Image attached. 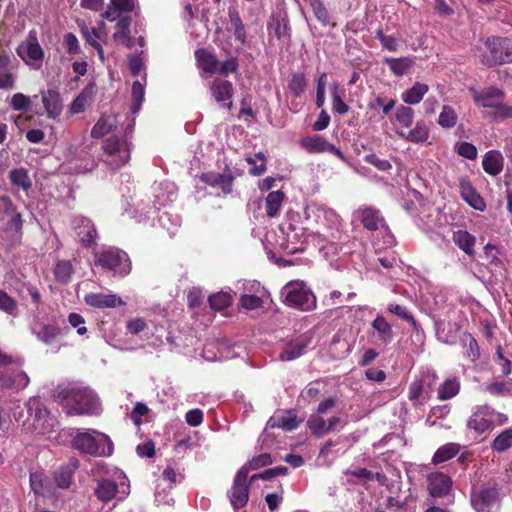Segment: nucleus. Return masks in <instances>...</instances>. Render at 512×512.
<instances>
[{
    "label": "nucleus",
    "instance_id": "obj_19",
    "mask_svg": "<svg viewBox=\"0 0 512 512\" xmlns=\"http://www.w3.org/2000/svg\"><path fill=\"white\" fill-rule=\"evenodd\" d=\"M427 490L430 496L442 498L452 491V480L443 472H434L427 476Z\"/></svg>",
    "mask_w": 512,
    "mask_h": 512
},
{
    "label": "nucleus",
    "instance_id": "obj_30",
    "mask_svg": "<svg viewBox=\"0 0 512 512\" xmlns=\"http://www.w3.org/2000/svg\"><path fill=\"white\" fill-rule=\"evenodd\" d=\"M482 167L483 170L491 176L499 175L504 167L503 155L496 150L488 151L483 157Z\"/></svg>",
    "mask_w": 512,
    "mask_h": 512
},
{
    "label": "nucleus",
    "instance_id": "obj_1",
    "mask_svg": "<svg viewBox=\"0 0 512 512\" xmlns=\"http://www.w3.org/2000/svg\"><path fill=\"white\" fill-rule=\"evenodd\" d=\"M54 398L68 416H97L102 412L97 393L83 383L59 384L54 391Z\"/></svg>",
    "mask_w": 512,
    "mask_h": 512
},
{
    "label": "nucleus",
    "instance_id": "obj_36",
    "mask_svg": "<svg viewBox=\"0 0 512 512\" xmlns=\"http://www.w3.org/2000/svg\"><path fill=\"white\" fill-rule=\"evenodd\" d=\"M29 382L30 379L28 375L23 371H17L10 376H2L0 378V384L3 387L16 390H22L26 388Z\"/></svg>",
    "mask_w": 512,
    "mask_h": 512
},
{
    "label": "nucleus",
    "instance_id": "obj_46",
    "mask_svg": "<svg viewBox=\"0 0 512 512\" xmlns=\"http://www.w3.org/2000/svg\"><path fill=\"white\" fill-rule=\"evenodd\" d=\"M307 426L313 435L322 437L328 434L327 420L322 415L311 414L307 420Z\"/></svg>",
    "mask_w": 512,
    "mask_h": 512
},
{
    "label": "nucleus",
    "instance_id": "obj_35",
    "mask_svg": "<svg viewBox=\"0 0 512 512\" xmlns=\"http://www.w3.org/2000/svg\"><path fill=\"white\" fill-rule=\"evenodd\" d=\"M460 342L464 350V356L471 362H476L480 358V348L476 339L470 333H463Z\"/></svg>",
    "mask_w": 512,
    "mask_h": 512
},
{
    "label": "nucleus",
    "instance_id": "obj_61",
    "mask_svg": "<svg viewBox=\"0 0 512 512\" xmlns=\"http://www.w3.org/2000/svg\"><path fill=\"white\" fill-rule=\"evenodd\" d=\"M387 310L398 316L399 318L409 322L411 325H416V320L412 316V314L403 306L397 303H389L387 306Z\"/></svg>",
    "mask_w": 512,
    "mask_h": 512
},
{
    "label": "nucleus",
    "instance_id": "obj_45",
    "mask_svg": "<svg viewBox=\"0 0 512 512\" xmlns=\"http://www.w3.org/2000/svg\"><path fill=\"white\" fill-rule=\"evenodd\" d=\"M9 179L13 185L27 191L31 188L32 182L28 171L24 168L13 169L9 173Z\"/></svg>",
    "mask_w": 512,
    "mask_h": 512
},
{
    "label": "nucleus",
    "instance_id": "obj_42",
    "mask_svg": "<svg viewBox=\"0 0 512 512\" xmlns=\"http://www.w3.org/2000/svg\"><path fill=\"white\" fill-rule=\"evenodd\" d=\"M460 391V381L453 377L446 379L438 388L437 395L440 400H448L455 397Z\"/></svg>",
    "mask_w": 512,
    "mask_h": 512
},
{
    "label": "nucleus",
    "instance_id": "obj_8",
    "mask_svg": "<svg viewBox=\"0 0 512 512\" xmlns=\"http://www.w3.org/2000/svg\"><path fill=\"white\" fill-rule=\"evenodd\" d=\"M95 264L119 276H125L131 270L128 255L124 251L113 247L97 252L95 254Z\"/></svg>",
    "mask_w": 512,
    "mask_h": 512
},
{
    "label": "nucleus",
    "instance_id": "obj_56",
    "mask_svg": "<svg viewBox=\"0 0 512 512\" xmlns=\"http://www.w3.org/2000/svg\"><path fill=\"white\" fill-rule=\"evenodd\" d=\"M332 96V109L338 114H346L349 111V106L343 101L341 96L338 94V85L333 84L331 86Z\"/></svg>",
    "mask_w": 512,
    "mask_h": 512
},
{
    "label": "nucleus",
    "instance_id": "obj_43",
    "mask_svg": "<svg viewBox=\"0 0 512 512\" xmlns=\"http://www.w3.org/2000/svg\"><path fill=\"white\" fill-rule=\"evenodd\" d=\"M80 31L86 42L92 47L98 46L101 42H105L107 32H99L98 29L89 28L84 22L79 24Z\"/></svg>",
    "mask_w": 512,
    "mask_h": 512
},
{
    "label": "nucleus",
    "instance_id": "obj_41",
    "mask_svg": "<svg viewBox=\"0 0 512 512\" xmlns=\"http://www.w3.org/2000/svg\"><path fill=\"white\" fill-rule=\"evenodd\" d=\"M284 199L285 194L282 191L277 190L270 192L265 198V211L267 216L275 217L280 211Z\"/></svg>",
    "mask_w": 512,
    "mask_h": 512
},
{
    "label": "nucleus",
    "instance_id": "obj_50",
    "mask_svg": "<svg viewBox=\"0 0 512 512\" xmlns=\"http://www.w3.org/2000/svg\"><path fill=\"white\" fill-rule=\"evenodd\" d=\"M396 121L401 126L400 129L407 130L412 126L414 119V111L412 108L400 105L395 112Z\"/></svg>",
    "mask_w": 512,
    "mask_h": 512
},
{
    "label": "nucleus",
    "instance_id": "obj_58",
    "mask_svg": "<svg viewBox=\"0 0 512 512\" xmlns=\"http://www.w3.org/2000/svg\"><path fill=\"white\" fill-rule=\"evenodd\" d=\"M239 302L241 307L246 310H254L263 305L262 297L258 294H243Z\"/></svg>",
    "mask_w": 512,
    "mask_h": 512
},
{
    "label": "nucleus",
    "instance_id": "obj_62",
    "mask_svg": "<svg viewBox=\"0 0 512 512\" xmlns=\"http://www.w3.org/2000/svg\"><path fill=\"white\" fill-rule=\"evenodd\" d=\"M130 24L131 21L129 17H121L118 19L116 23L117 31L113 35L114 39L121 41L128 40Z\"/></svg>",
    "mask_w": 512,
    "mask_h": 512
},
{
    "label": "nucleus",
    "instance_id": "obj_3",
    "mask_svg": "<svg viewBox=\"0 0 512 512\" xmlns=\"http://www.w3.org/2000/svg\"><path fill=\"white\" fill-rule=\"evenodd\" d=\"M106 475V477L96 480L94 495L102 503L112 500L123 501L130 493L127 476L117 468L107 471Z\"/></svg>",
    "mask_w": 512,
    "mask_h": 512
},
{
    "label": "nucleus",
    "instance_id": "obj_40",
    "mask_svg": "<svg viewBox=\"0 0 512 512\" xmlns=\"http://www.w3.org/2000/svg\"><path fill=\"white\" fill-rule=\"evenodd\" d=\"M78 467V462L74 461L70 466H61L54 472V480L59 488L66 489L70 486L74 471Z\"/></svg>",
    "mask_w": 512,
    "mask_h": 512
},
{
    "label": "nucleus",
    "instance_id": "obj_10",
    "mask_svg": "<svg viewBox=\"0 0 512 512\" xmlns=\"http://www.w3.org/2000/svg\"><path fill=\"white\" fill-rule=\"evenodd\" d=\"M18 56L29 66L39 69L44 58V51L40 46L35 31H30L28 37L17 48Z\"/></svg>",
    "mask_w": 512,
    "mask_h": 512
},
{
    "label": "nucleus",
    "instance_id": "obj_63",
    "mask_svg": "<svg viewBox=\"0 0 512 512\" xmlns=\"http://www.w3.org/2000/svg\"><path fill=\"white\" fill-rule=\"evenodd\" d=\"M230 20H231V24L234 28L235 38L242 44L245 43L246 31H245L244 24L242 23V20L240 19L239 15L237 13H230Z\"/></svg>",
    "mask_w": 512,
    "mask_h": 512
},
{
    "label": "nucleus",
    "instance_id": "obj_53",
    "mask_svg": "<svg viewBox=\"0 0 512 512\" xmlns=\"http://www.w3.org/2000/svg\"><path fill=\"white\" fill-rule=\"evenodd\" d=\"M232 295L229 292H218L209 297L211 308L215 310H222L232 303Z\"/></svg>",
    "mask_w": 512,
    "mask_h": 512
},
{
    "label": "nucleus",
    "instance_id": "obj_49",
    "mask_svg": "<svg viewBox=\"0 0 512 512\" xmlns=\"http://www.w3.org/2000/svg\"><path fill=\"white\" fill-rule=\"evenodd\" d=\"M458 116L455 110L448 105H444L438 117V124L445 129L454 127L457 123Z\"/></svg>",
    "mask_w": 512,
    "mask_h": 512
},
{
    "label": "nucleus",
    "instance_id": "obj_37",
    "mask_svg": "<svg viewBox=\"0 0 512 512\" xmlns=\"http://www.w3.org/2000/svg\"><path fill=\"white\" fill-rule=\"evenodd\" d=\"M195 57L197 60L198 67L201 70L211 74L216 73L218 60L212 53L204 49H199L195 52Z\"/></svg>",
    "mask_w": 512,
    "mask_h": 512
},
{
    "label": "nucleus",
    "instance_id": "obj_13",
    "mask_svg": "<svg viewBox=\"0 0 512 512\" xmlns=\"http://www.w3.org/2000/svg\"><path fill=\"white\" fill-rule=\"evenodd\" d=\"M247 478V467H241L234 478L230 491L228 492L230 502L234 509H240L244 507L249 500L250 490Z\"/></svg>",
    "mask_w": 512,
    "mask_h": 512
},
{
    "label": "nucleus",
    "instance_id": "obj_7",
    "mask_svg": "<svg viewBox=\"0 0 512 512\" xmlns=\"http://www.w3.org/2000/svg\"><path fill=\"white\" fill-rule=\"evenodd\" d=\"M487 52L479 55L487 66L512 62V41L508 38L492 37L485 42Z\"/></svg>",
    "mask_w": 512,
    "mask_h": 512
},
{
    "label": "nucleus",
    "instance_id": "obj_26",
    "mask_svg": "<svg viewBox=\"0 0 512 512\" xmlns=\"http://www.w3.org/2000/svg\"><path fill=\"white\" fill-rule=\"evenodd\" d=\"M397 134L404 140L412 143H424L429 138V130L425 121H417L413 128L398 129Z\"/></svg>",
    "mask_w": 512,
    "mask_h": 512
},
{
    "label": "nucleus",
    "instance_id": "obj_21",
    "mask_svg": "<svg viewBox=\"0 0 512 512\" xmlns=\"http://www.w3.org/2000/svg\"><path fill=\"white\" fill-rule=\"evenodd\" d=\"M210 91L217 103H220L227 109L232 108L234 88L230 81L224 79H215L210 86Z\"/></svg>",
    "mask_w": 512,
    "mask_h": 512
},
{
    "label": "nucleus",
    "instance_id": "obj_18",
    "mask_svg": "<svg viewBox=\"0 0 512 512\" xmlns=\"http://www.w3.org/2000/svg\"><path fill=\"white\" fill-rule=\"evenodd\" d=\"M72 226L83 246L89 247L95 243L97 230L90 219L81 215L74 216Z\"/></svg>",
    "mask_w": 512,
    "mask_h": 512
},
{
    "label": "nucleus",
    "instance_id": "obj_44",
    "mask_svg": "<svg viewBox=\"0 0 512 512\" xmlns=\"http://www.w3.org/2000/svg\"><path fill=\"white\" fill-rule=\"evenodd\" d=\"M384 62L389 66L391 72L396 76H403L413 64L412 59L409 57L385 58Z\"/></svg>",
    "mask_w": 512,
    "mask_h": 512
},
{
    "label": "nucleus",
    "instance_id": "obj_54",
    "mask_svg": "<svg viewBox=\"0 0 512 512\" xmlns=\"http://www.w3.org/2000/svg\"><path fill=\"white\" fill-rule=\"evenodd\" d=\"M435 326L436 336L441 342L449 345L456 343V331L458 330V327L454 331H452V329L446 331V324L443 321L436 322Z\"/></svg>",
    "mask_w": 512,
    "mask_h": 512
},
{
    "label": "nucleus",
    "instance_id": "obj_5",
    "mask_svg": "<svg viewBox=\"0 0 512 512\" xmlns=\"http://www.w3.org/2000/svg\"><path fill=\"white\" fill-rule=\"evenodd\" d=\"M284 303L302 311H311L316 307V297L303 281H290L281 290Z\"/></svg>",
    "mask_w": 512,
    "mask_h": 512
},
{
    "label": "nucleus",
    "instance_id": "obj_38",
    "mask_svg": "<svg viewBox=\"0 0 512 512\" xmlns=\"http://www.w3.org/2000/svg\"><path fill=\"white\" fill-rule=\"evenodd\" d=\"M428 90L427 84L416 82L410 89L402 93L401 98L405 103L415 105L421 102Z\"/></svg>",
    "mask_w": 512,
    "mask_h": 512
},
{
    "label": "nucleus",
    "instance_id": "obj_6",
    "mask_svg": "<svg viewBox=\"0 0 512 512\" xmlns=\"http://www.w3.org/2000/svg\"><path fill=\"white\" fill-rule=\"evenodd\" d=\"M105 162L112 169H118L130 160L131 143L125 138L116 135L105 138L102 142Z\"/></svg>",
    "mask_w": 512,
    "mask_h": 512
},
{
    "label": "nucleus",
    "instance_id": "obj_14",
    "mask_svg": "<svg viewBox=\"0 0 512 512\" xmlns=\"http://www.w3.org/2000/svg\"><path fill=\"white\" fill-rule=\"evenodd\" d=\"M152 191L154 207L145 212L146 219L152 218L160 207H165L168 203L173 202L177 196L175 184L168 181L154 184Z\"/></svg>",
    "mask_w": 512,
    "mask_h": 512
},
{
    "label": "nucleus",
    "instance_id": "obj_2",
    "mask_svg": "<svg viewBox=\"0 0 512 512\" xmlns=\"http://www.w3.org/2000/svg\"><path fill=\"white\" fill-rule=\"evenodd\" d=\"M71 444L81 453L94 457H109L114 451L110 437L95 429H77Z\"/></svg>",
    "mask_w": 512,
    "mask_h": 512
},
{
    "label": "nucleus",
    "instance_id": "obj_29",
    "mask_svg": "<svg viewBox=\"0 0 512 512\" xmlns=\"http://www.w3.org/2000/svg\"><path fill=\"white\" fill-rule=\"evenodd\" d=\"M372 328L379 344L388 345L392 342L394 338L392 326L383 316L377 315L372 322Z\"/></svg>",
    "mask_w": 512,
    "mask_h": 512
},
{
    "label": "nucleus",
    "instance_id": "obj_17",
    "mask_svg": "<svg viewBox=\"0 0 512 512\" xmlns=\"http://www.w3.org/2000/svg\"><path fill=\"white\" fill-rule=\"evenodd\" d=\"M300 145L309 153L329 152L340 160L345 161L346 157L336 146L331 144L321 135L307 136L300 140Z\"/></svg>",
    "mask_w": 512,
    "mask_h": 512
},
{
    "label": "nucleus",
    "instance_id": "obj_12",
    "mask_svg": "<svg viewBox=\"0 0 512 512\" xmlns=\"http://www.w3.org/2000/svg\"><path fill=\"white\" fill-rule=\"evenodd\" d=\"M359 218L363 226L368 230L383 229L384 244L389 247L395 243L393 234L388 230L380 211L372 207H363L358 210Z\"/></svg>",
    "mask_w": 512,
    "mask_h": 512
},
{
    "label": "nucleus",
    "instance_id": "obj_57",
    "mask_svg": "<svg viewBox=\"0 0 512 512\" xmlns=\"http://www.w3.org/2000/svg\"><path fill=\"white\" fill-rule=\"evenodd\" d=\"M10 106L15 111L26 112L30 109L31 99L23 93H15L10 100Z\"/></svg>",
    "mask_w": 512,
    "mask_h": 512
},
{
    "label": "nucleus",
    "instance_id": "obj_47",
    "mask_svg": "<svg viewBox=\"0 0 512 512\" xmlns=\"http://www.w3.org/2000/svg\"><path fill=\"white\" fill-rule=\"evenodd\" d=\"M512 447V427L502 431L492 442L491 448L498 453Z\"/></svg>",
    "mask_w": 512,
    "mask_h": 512
},
{
    "label": "nucleus",
    "instance_id": "obj_28",
    "mask_svg": "<svg viewBox=\"0 0 512 512\" xmlns=\"http://www.w3.org/2000/svg\"><path fill=\"white\" fill-rule=\"evenodd\" d=\"M299 423L296 414L292 411L282 412L268 420L265 431L269 428H281L285 431H292L299 426Z\"/></svg>",
    "mask_w": 512,
    "mask_h": 512
},
{
    "label": "nucleus",
    "instance_id": "obj_20",
    "mask_svg": "<svg viewBox=\"0 0 512 512\" xmlns=\"http://www.w3.org/2000/svg\"><path fill=\"white\" fill-rule=\"evenodd\" d=\"M470 94L476 105L485 108H494L497 102L504 100L505 93L503 90L491 86L484 90H477L475 88L469 89Z\"/></svg>",
    "mask_w": 512,
    "mask_h": 512
},
{
    "label": "nucleus",
    "instance_id": "obj_11",
    "mask_svg": "<svg viewBox=\"0 0 512 512\" xmlns=\"http://www.w3.org/2000/svg\"><path fill=\"white\" fill-rule=\"evenodd\" d=\"M499 498V489L495 485H483L479 489H473L471 504L476 512H494Z\"/></svg>",
    "mask_w": 512,
    "mask_h": 512
},
{
    "label": "nucleus",
    "instance_id": "obj_16",
    "mask_svg": "<svg viewBox=\"0 0 512 512\" xmlns=\"http://www.w3.org/2000/svg\"><path fill=\"white\" fill-rule=\"evenodd\" d=\"M312 342V334L304 333L283 344L279 358L282 361H293L299 358Z\"/></svg>",
    "mask_w": 512,
    "mask_h": 512
},
{
    "label": "nucleus",
    "instance_id": "obj_4",
    "mask_svg": "<svg viewBox=\"0 0 512 512\" xmlns=\"http://www.w3.org/2000/svg\"><path fill=\"white\" fill-rule=\"evenodd\" d=\"M306 218L319 226L318 233L325 239H337L343 230L341 217L335 210L322 204L313 203L305 210Z\"/></svg>",
    "mask_w": 512,
    "mask_h": 512
},
{
    "label": "nucleus",
    "instance_id": "obj_59",
    "mask_svg": "<svg viewBox=\"0 0 512 512\" xmlns=\"http://www.w3.org/2000/svg\"><path fill=\"white\" fill-rule=\"evenodd\" d=\"M159 222L171 234L174 233L175 230L181 225L180 218L177 215L173 216L168 212H163L159 216Z\"/></svg>",
    "mask_w": 512,
    "mask_h": 512
},
{
    "label": "nucleus",
    "instance_id": "obj_15",
    "mask_svg": "<svg viewBox=\"0 0 512 512\" xmlns=\"http://www.w3.org/2000/svg\"><path fill=\"white\" fill-rule=\"evenodd\" d=\"M495 411L488 405L476 406L467 421V427L477 434H483L494 427Z\"/></svg>",
    "mask_w": 512,
    "mask_h": 512
},
{
    "label": "nucleus",
    "instance_id": "obj_33",
    "mask_svg": "<svg viewBox=\"0 0 512 512\" xmlns=\"http://www.w3.org/2000/svg\"><path fill=\"white\" fill-rule=\"evenodd\" d=\"M452 240L454 244L464 251L469 256H474V246L476 244V238L468 231L457 230L453 232Z\"/></svg>",
    "mask_w": 512,
    "mask_h": 512
},
{
    "label": "nucleus",
    "instance_id": "obj_64",
    "mask_svg": "<svg viewBox=\"0 0 512 512\" xmlns=\"http://www.w3.org/2000/svg\"><path fill=\"white\" fill-rule=\"evenodd\" d=\"M63 46L70 55L79 54L81 52L79 41L73 33H66L64 35Z\"/></svg>",
    "mask_w": 512,
    "mask_h": 512
},
{
    "label": "nucleus",
    "instance_id": "obj_9",
    "mask_svg": "<svg viewBox=\"0 0 512 512\" xmlns=\"http://www.w3.org/2000/svg\"><path fill=\"white\" fill-rule=\"evenodd\" d=\"M26 407L29 417L33 418V427L35 430H39V432L43 434L54 430L56 420L49 415L48 410L38 398H30L26 403Z\"/></svg>",
    "mask_w": 512,
    "mask_h": 512
},
{
    "label": "nucleus",
    "instance_id": "obj_31",
    "mask_svg": "<svg viewBox=\"0 0 512 512\" xmlns=\"http://www.w3.org/2000/svg\"><path fill=\"white\" fill-rule=\"evenodd\" d=\"M117 118L114 114H103L91 130V136L93 138H100L117 127Z\"/></svg>",
    "mask_w": 512,
    "mask_h": 512
},
{
    "label": "nucleus",
    "instance_id": "obj_51",
    "mask_svg": "<svg viewBox=\"0 0 512 512\" xmlns=\"http://www.w3.org/2000/svg\"><path fill=\"white\" fill-rule=\"evenodd\" d=\"M33 333L40 341L49 344L60 334V329L56 325H42L39 330L34 328Z\"/></svg>",
    "mask_w": 512,
    "mask_h": 512
},
{
    "label": "nucleus",
    "instance_id": "obj_39",
    "mask_svg": "<svg viewBox=\"0 0 512 512\" xmlns=\"http://www.w3.org/2000/svg\"><path fill=\"white\" fill-rule=\"evenodd\" d=\"M460 451L457 443H447L439 447L432 457V463L438 465L454 458Z\"/></svg>",
    "mask_w": 512,
    "mask_h": 512
},
{
    "label": "nucleus",
    "instance_id": "obj_48",
    "mask_svg": "<svg viewBox=\"0 0 512 512\" xmlns=\"http://www.w3.org/2000/svg\"><path fill=\"white\" fill-rule=\"evenodd\" d=\"M246 161L252 167L249 173L254 176H260L266 171V157L264 153L258 152L254 156H249Z\"/></svg>",
    "mask_w": 512,
    "mask_h": 512
},
{
    "label": "nucleus",
    "instance_id": "obj_23",
    "mask_svg": "<svg viewBox=\"0 0 512 512\" xmlns=\"http://www.w3.org/2000/svg\"><path fill=\"white\" fill-rule=\"evenodd\" d=\"M85 303L94 308H114L125 302L115 294L89 293L84 298Z\"/></svg>",
    "mask_w": 512,
    "mask_h": 512
},
{
    "label": "nucleus",
    "instance_id": "obj_55",
    "mask_svg": "<svg viewBox=\"0 0 512 512\" xmlns=\"http://www.w3.org/2000/svg\"><path fill=\"white\" fill-rule=\"evenodd\" d=\"M145 89L144 85L139 81H135L132 85V112L137 113L144 100Z\"/></svg>",
    "mask_w": 512,
    "mask_h": 512
},
{
    "label": "nucleus",
    "instance_id": "obj_32",
    "mask_svg": "<svg viewBox=\"0 0 512 512\" xmlns=\"http://www.w3.org/2000/svg\"><path fill=\"white\" fill-rule=\"evenodd\" d=\"M161 482L167 483L169 489H171L172 486L177 482V473L175 472V470L171 467H167L163 471L155 492L156 501L158 503L170 505L171 502H173V499L171 497H168V495L166 494L162 495L160 491Z\"/></svg>",
    "mask_w": 512,
    "mask_h": 512
},
{
    "label": "nucleus",
    "instance_id": "obj_24",
    "mask_svg": "<svg viewBox=\"0 0 512 512\" xmlns=\"http://www.w3.org/2000/svg\"><path fill=\"white\" fill-rule=\"evenodd\" d=\"M95 94L96 85L88 83L71 103L69 113L72 115L82 113L93 102Z\"/></svg>",
    "mask_w": 512,
    "mask_h": 512
},
{
    "label": "nucleus",
    "instance_id": "obj_52",
    "mask_svg": "<svg viewBox=\"0 0 512 512\" xmlns=\"http://www.w3.org/2000/svg\"><path fill=\"white\" fill-rule=\"evenodd\" d=\"M73 274V267L69 261H59L54 269L56 280L60 283H68Z\"/></svg>",
    "mask_w": 512,
    "mask_h": 512
},
{
    "label": "nucleus",
    "instance_id": "obj_22",
    "mask_svg": "<svg viewBox=\"0 0 512 512\" xmlns=\"http://www.w3.org/2000/svg\"><path fill=\"white\" fill-rule=\"evenodd\" d=\"M460 194L462 199L472 208L478 211H484L486 203L483 197L475 190L471 182L462 178L460 180Z\"/></svg>",
    "mask_w": 512,
    "mask_h": 512
},
{
    "label": "nucleus",
    "instance_id": "obj_25",
    "mask_svg": "<svg viewBox=\"0 0 512 512\" xmlns=\"http://www.w3.org/2000/svg\"><path fill=\"white\" fill-rule=\"evenodd\" d=\"M42 103L45 108L47 118H57L63 110L62 98L59 92L55 90H47L42 93Z\"/></svg>",
    "mask_w": 512,
    "mask_h": 512
},
{
    "label": "nucleus",
    "instance_id": "obj_60",
    "mask_svg": "<svg viewBox=\"0 0 512 512\" xmlns=\"http://www.w3.org/2000/svg\"><path fill=\"white\" fill-rule=\"evenodd\" d=\"M455 150L460 156L466 159L474 160L477 158V148L472 143L465 141L458 142L455 145Z\"/></svg>",
    "mask_w": 512,
    "mask_h": 512
},
{
    "label": "nucleus",
    "instance_id": "obj_27",
    "mask_svg": "<svg viewBox=\"0 0 512 512\" xmlns=\"http://www.w3.org/2000/svg\"><path fill=\"white\" fill-rule=\"evenodd\" d=\"M30 486L32 491L37 495L49 497L54 494L53 483L42 471H36L30 474Z\"/></svg>",
    "mask_w": 512,
    "mask_h": 512
},
{
    "label": "nucleus",
    "instance_id": "obj_34",
    "mask_svg": "<svg viewBox=\"0 0 512 512\" xmlns=\"http://www.w3.org/2000/svg\"><path fill=\"white\" fill-rule=\"evenodd\" d=\"M202 180L210 186L219 187L224 193H230L232 190L233 177L228 174L205 173Z\"/></svg>",
    "mask_w": 512,
    "mask_h": 512
}]
</instances>
